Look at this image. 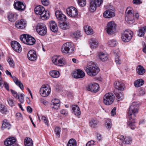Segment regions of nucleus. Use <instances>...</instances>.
<instances>
[{
  "mask_svg": "<svg viewBox=\"0 0 146 146\" xmlns=\"http://www.w3.org/2000/svg\"><path fill=\"white\" fill-rule=\"evenodd\" d=\"M35 11L36 14L40 16L42 20L46 19L49 17V11H45L44 7L42 6H36L35 8Z\"/></svg>",
  "mask_w": 146,
  "mask_h": 146,
  "instance_id": "obj_1",
  "label": "nucleus"
},
{
  "mask_svg": "<svg viewBox=\"0 0 146 146\" xmlns=\"http://www.w3.org/2000/svg\"><path fill=\"white\" fill-rule=\"evenodd\" d=\"M90 64L91 63H89L87 66L84 67V68L88 75L94 76L98 73L100 69L97 66H92Z\"/></svg>",
  "mask_w": 146,
  "mask_h": 146,
  "instance_id": "obj_2",
  "label": "nucleus"
},
{
  "mask_svg": "<svg viewBox=\"0 0 146 146\" xmlns=\"http://www.w3.org/2000/svg\"><path fill=\"white\" fill-rule=\"evenodd\" d=\"M139 106L137 102H133L130 106L127 112L128 116L132 119L135 117V114L138 113L139 110Z\"/></svg>",
  "mask_w": 146,
  "mask_h": 146,
  "instance_id": "obj_3",
  "label": "nucleus"
},
{
  "mask_svg": "<svg viewBox=\"0 0 146 146\" xmlns=\"http://www.w3.org/2000/svg\"><path fill=\"white\" fill-rule=\"evenodd\" d=\"M20 39L23 43L28 45H33L36 42L34 38L29 35L25 34L21 35Z\"/></svg>",
  "mask_w": 146,
  "mask_h": 146,
  "instance_id": "obj_4",
  "label": "nucleus"
},
{
  "mask_svg": "<svg viewBox=\"0 0 146 146\" xmlns=\"http://www.w3.org/2000/svg\"><path fill=\"white\" fill-rule=\"evenodd\" d=\"M61 50L63 53L65 54L73 53L74 50L73 44L69 42L64 44L61 48Z\"/></svg>",
  "mask_w": 146,
  "mask_h": 146,
  "instance_id": "obj_5",
  "label": "nucleus"
},
{
  "mask_svg": "<svg viewBox=\"0 0 146 146\" xmlns=\"http://www.w3.org/2000/svg\"><path fill=\"white\" fill-rule=\"evenodd\" d=\"M115 100V96L111 93L106 94L104 96L103 101L104 104L107 105L112 104Z\"/></svg>",
  "mask_w": 146,
  "mask_h": 146,
  "instance_id": "obj_6",
  "label": "nucleus"
},
{
  "mask_svg": "<svg viewBox=\"0 0 146 146\" xmlns=\"http://www.w3.org/2000/svg\"><path fill=\"white\" fill-rule=\"evenodd\" d=\"M134 19V15L133 11L130 7H127L125 14V19L126 21L130 23V21H132Z\"/></svg>",
  "mask_w": 146,
  "mask_h": 146,
  "instance_id": "obj_7",
  "label": "nucleus"
},
{
  "mask_svg": "<svg viewBox=\"0 0 146 146\" xmlns=\"http://www.w3.org/2000/svg\"><path fill=\"white\" fill-rule=\"evenodd\" d=\"M36 30L37 33L41 36L45 35L47 32L46 25L42 23H39L37 24L36 27Z\"/></svg>",
  "mask_w": 146,
  "mask_h": 146,
  "instance_id": "obj_8",
  "label": "nucleus"
},
{
  "mask_svg": "<svg viewBox=\"0 0 146 146\" xmlns=\"http://www.w3.org/2000/svg\"><path fill=\"white\" fill-rule=\"evenodd\" d=\"M103 2V0H91L90 10L92 12H94L96 10L97 7L100 6Z\"/></svg>",
  "mask_w": 146,
  "mask_h": 146,
  "instance_id": "obj_9",
  "label": "nucleus"
},
{
  "mask_svg": "<svg viewBox=\"0 0 146 146\" xmlns=\"http://www.w3.org/2000/svg\"><path fill=\"white\" fill-rule=\"evenodd\" d=\"M14 8L20 12L24 11L26 8L25 4L23 2L15 0L13 5Z\"/></svg>",
  "mask_w": 146,
  "mask_h": 146,
  "instance_id": "obj_10",
  "label": "nucleus"
},
{
  "mask_svg": "<svg viewBox=\"0 0 146 146\" xmlns=\"http://www.w3.org/2000/svg\"><path fill=\"white\" fill-rule=\"evenodd\" d=\"M68 15L70 17L73 18L78 17V13L77 9L73 7H68L66 10Z\"/></svg>",
  "mask_w": 146,
  "mask_h": 146,
  "instance_id": "obj_11",
  "label": "nucleus"
},
{
  "mask_svg": "<svg viewBox=\"0 0 146 146\" xmlns=\"http://www.w3.org/2000/svg\"><path fill=\"white\" fill-rule=\"evenodd\" d=\"M116 25L114 21L109 22L107 24V31L108 34L111 35L115 33Z\"/></svg>",
  "mask_w": 146,
  "mask_h": 146,
  "instance_id": "obj_12",
  "label": "nucleus"
},
{
  "mask_svg": "<svg viewBox=\"0 0 146 146\" xmlns=\"http://www.w3.org/2000/svg\"><path fill=\"white\" fill-rule=\"evenodd\" d=\"M50 88L49 87L44 85H42L40 90V94L44 97L48 96L50 94Z\"/></svg>",
  "mask_w": 146,
  "mask_h": 146,
  "instance_id": "obj_13",
  "label": "nucleus"
},
{
  "mask_svg": "<svg viewBox=\"0 0 146 146\" xmlns=\"http://www.w3.org/2000/svg\"><path fill=\"white\" fill-rule=\"evenodd\" d=\"M133 33L131 31H125L121 35V39L124 42H128L132 38Z\"/></svg>",
  "mask_w": 146,
  "mask_h": 146,
  "instance_id": "obj_14",
  "label": "nucleus"
},
{
  "mask_svg": "<svg viewBox=\"0 0 146 146\" xmlns=\"http://www.w3.org/2000/svg\"><path fill=\"white\" fill-rule=\"evenodd\" d=\"M6 74L7 75H9L13 78L14 82L21 89L23 90L24 89L23 86L21 82L19 81L18 79L15 76H12L11 72H9L8 70H7L5 71Z\"/></svg>",
  "mask_w": 146,
  "mask_h": 146,
  "instance_id": "obj_15",
  "label": "nucleus"
},
{
  "mask_svg": "<svg viewBox=\"0 0 146 146\" xmlns=\"http://www.w3.org/2000/svg\"><path fill=\"white\" fill-rule=\"evenodd\" d=\"M85 74L82 70L78 69L74 71L73 73V76L76 78H82L84 77Z\"/></svg>",
  "mask_w": 146,
  "mask_h": 146,
  "instance_id": "obj_16",
  "label": "nucleus"
},
{
  "mask_svg": "<svg viewBox=\"0 0 146 146\" xmlns=\"http://www.w3.org/2000/svg\"><path fill=\"white\" fill-rule=\"evenodd\" d=\"M11 45L15 51L20 52H21L22 48L20 44L16 41H13L11 42Z\"/></svg>",
  "mask_w": 146,
  "mask_h": 146,
  "instance_id": "obj_17",
  "label": "nucleus"
},
{
  "mask_svg": "<svg viewBox=\"0 0 146 146\" xmlns=\"http://www.w3.org/2000/svg\"><path fill=\"white\" fill-rule=\"evenodd\" d=\"M87 90L90 92H96L98 91L99 89V86L97 83H95L89 85L86 88Z\"/></svg>",
  "mask_w": 146,
  "mask_h": 146,
  "instance_id": "obj_18",
  "label": "nucleus"
},
{
  "mask_svg": "<svg viewBox=\"0 0 146 146\" xmlns=\"http://www.w3.org/2000/svg\"><path fill=\"white\" fill-rule=\"evenodd\" d=\"M15 27L18 29H24L26 26L25 21L23 19L18 21L15 23Z\"/></svg>",
  "mask_w": 146,
  "mask_h": 146,
  "instance_id": "obj_19",
  "label": "nucleus"
},
{
  "mask_svg": "<svg viewBox=\"0 0 146 146\" xmlns=\"http://www.w3.org/2000/svg\"><path fill=\"white\" fill-rule=\"evenodd\" d=\"M37 55L36 52L33 50H29L27 54L28 59L31 61H34L36 60Z\"/></svg>",
  "mask_w": 146,
  "mask_h": 146,
  "instance_id": "obj_20",
  "label": "nucleus"
},
{
  "mask_svg": "<svg viewBox=\"0 0 146 146\" xmlns=\"http://www.w3.org/2000/svg\"><path fill=\"white\" fill-rule=\"evenodd\" d=\"M63 59H60L57 56H55L52 58V62L56 65L62 66L64 64V62Z\"/></svg>",
  "mask_w": 146,
  "mask_h": 146,
  "instance_id": "obj_21",
  "label": "nucleus"
},
{
  "mask_svg": "<svg viewBox=\"0 0 146 146\" xmlns=\"http://www.w3.org/2000/svg\"><path fill=\"white\" fill-rule=\"evenodd\" d=\"M55 15L58 19L60 21H65L66 20V17L62 14V12L59 11H57L55 12Z\"/></svg>",
  "mask_w": 146,
  "mask_h": 146,
  "instance_id": "obj_22",
  "label": "nucleus"
},
{
  "mask_svg": "<svg viewBox=\"0 0 146 146\" xmlns=\"http://www.w3.org/2000/svg\"><path fill=\"white\" fill-rule=\"evenodd\" d=\"M51 107L56 110L58 109L60 106V101L56 99H53L51 101Z\"/></svg>",
  "mask_w": 146,
  "mask_h": 146,
  "instance_id": "obj_23",
  "label": "nucleus"
},
{
  "mask_svg": "<svg viewBox=\"0 0 146 146\" xmlns=\"http://www.w3.org/2000/svg\"><path fill=\"white\" fill-rule=\"evenodd\" d=\"M16 141L15 137H8L4 141V143L6 146L11 145L15 143Z\"/></svg>",
  "mask_w": 146,
  "mask_h": 146,
  "instance_id": "obj_24",
  "label": "nucleus"
},
{
  "mask_svg": "<svg viewBox=\"0 0 146 146\" xmlns=\"http://www.w3.org/2000/svg\"><path fill=\"white\" fill-rule=\"evenodd\" d=\"M115 13L113 11L110 10H107L105 11L103 13L104 17L107 18H110L115 16Z\"/></svg>",
  "mask_w": 146,
  "mask_h": 146,
  "instance_id": "obj_25",
  "label": "nucleus"
},
{
  "mask_svg": "<svg viewBox=\"0 0 146 146\" xmlns=\"http://www.w3.org/2000/svg\"><path fill=\"white\" fill-rule=\"evenodd\" d=\"M89 42L90 46L92 48H96L98 46V42L95 38H92L90 39Z\"/></svg>",
  "mask_w": 146,
  "mask_h": 146,
  "instance_id": "obj_26",
  "label": "nucleus"
},
{
  "mask_svg": "<svg viewBox=\"0 0 146 146\" xmlns=\"http://www.w3.org/2000/svg\"><path fill=\"white\" fill-rule=\"evenodd\" d=\"M115 88L118 90H123L125 87L124 84L119 81H116L115 83Z\"/></svg>",
  "mask_w": 146,
  "mask_h": 146,
  "instance_id": "obj_27",
  "label": "nucleus"
},
{
  "mask_svg": "<svg viewBox=\"0 0 146 146\" xmlns=\"http://www.w3.org/2000/svg\"><path fill=\"white\" fill-rule=\"evenodd\" d=\"M50 30L53 32L56 33L58 31V27L56 23L53 21H50L49 23Z\"/></svg>",
  "mask_w": 146,
  "mask_h": 146,
  "instance_id": "obj_28",
  "label": "nucleus"
},
{
  "mask_svg": "<svg viewBox=\"0 0 146 146\" xmlns=\"http://www.w3.org/2000/svg\"><path fill=\"white\" fill-rule=\"evenodd\" d=\"M11 127V125L7 119H4L2 123L1 129L3 130L4 129L6 128L9 129Z\"/></svg>",
  "mask_w": 146,
  "mask_h": 146,
  "instance_id": "obj_29",
  "label": "nucleus"
},
{
  "mask_svg": "<svg viewBox=\"0 0 146 146\" xmlns=\"http://www.w3.org/2000/svg\"><path fill=\"white\" fill-rule=\"evenodd\" d=\"M64 21H60L59 22V26L62 29H66L70 28V25L68 23L64 22Z\"/></svg>",
  "mask_w": 146,
  "mask_h": 146,
  "instance_id": "obj_30",
  "label": "nucleus"
},
{
  "mask_svg": "<svg viewBox=\"0 0 146 146\" xmlns=\"http://www.w3.org/2000/svg\"><path fill=\"white\" fill-rule=\"evenodd\" d=\"M16 15L13 13H9L7 15V18L11 22H14L16 20Z\"/></svg>",
  "mask_w": 146,
  "mask_h": 146,
  "instance_id": "obj_31",
  "label": "nucleus"
},
{
  "mask_svg": "<svg viewBox=\"0 0 146 146\" xmlns=\"http://www.w3.org/2000/svg\"><path fill=\"white\" fill-rule=\"evenodd\" d=\"M72 109L73 111V113L75 115L78 116L80 114L81 112L80 108L77 105H72Z\"/></svg>",
  "mask_w": 146,
  "mask_h": 146,
  "instance_id": "obj_32",
  "label": "nucleus"
},
{
  "mask_svg": "<svg viewBox=\"0 0 146 146\" xmlns=\"http://www.w3.org/2000/svg\"><path fill=\"white\" fill-rule=\"evenodd\" d=\"M99 58L101 61H105L108 59L107 55L102 52H100L98 53Z\"/></svg>",
  "mask_w": 146,
  "mask_h": 146,
  "instance_id": "obj_33",
  "label": "nucleus"
},
{
  "mask_svg": "<svg viewBox=\"0 0 146 146\" xmlns=\"http://www.w3.org/2000/svg\"><path fill=\"white\" fill-rule=\"evenodd\" d=\"M24 144L25 146H33L32 139L30 137H25L24 139Z\"/></svg>",
  "mask_w": 146,
  "mask_h": 146,
  "instance_id": "obj_34",
  "label": "nucleus"
},
{
  "mask_svg": "<svg viewBox=\"0 0 146 146\" xmlns=\"http://www.w3.org/2000/svg\"><path fill=\"white\" fill-rule=\"evenodd\" d=\"M137 72L139 75H143L145 72V70L141 65H139L137 67Z\"/></svg>",
  "mask_w": 146,
  "mask_h": 146,
  "instance_id": "obj_35",
  "label": "nucleus"
},
{
  "mask_svg": "<svg viewBox=\"0 0 146 146\" xmlns=\"http://www.w3.org/2000/svg\"><path fill=\"white\" fill-rule=\"evenodd\" d=\"M119 140L122 142L129 144L132 142V139L131 137H120Z\"/></svg>",
  "mask_w": 146,
  "mask_h": 146,
  "instance_id": "obj_36",
  "label": "nucleus"
},
{
  "mask_svg": "<svg viewBox=\"0 0 146 146\" xmlns=\"http://www.w3.org/2000/svg\"><path fill=\"white\" fill-rule=\"evenodd\" d=\"M84 30L86 33L88 35H91L93 33V29L91 27L88 26L84 27Z\"/></svg>",
  "mask_w": 146,
  "mask_h": 146,
  "instance_id": "obj_37",
  "label": "nucleus"
},
{
  "mask_svg": "<svg viewBox=\"0 0 146 146\" xmlns=\"http://www.w3.org/2000/svg\"><path fill=\"white\" fill-rule=\"evenodd\" d=\"M49 74L52 78H57L60 76V73L58 71L52 70L50 71Z\"/></svg>",
  "mask_w": 146,
  "mask_h": 146,
  "instance_id": "obj_38",
  "label": "nucleus"
},
{
  "mask_svg": "<svg viewBox=\"0 0 146 146\" xmlns=\"http://www.w3.org/2000/svg\"><path fill=\"white\" fill-rule=\"evenodd\" d=\"M129 118L130 121H129V123L128 124V126L130 127L131 129H134L136 128L134 118H133V119H131L129 117Z\"/></svg>",
  "mask_w": 146,
  "mask_h": 146,
  "instance_id": "obj_39",
  "label": "nucleus"
},
{
  "mask_svg": "<svg viewBox=\"0 0 146 146\" xmlns=\"http://www.w3.org/2000/svg\"><path fill=\"white\" fill-rule=\"evenodd\" d=\"M98 123V121L96 119H92L90 121L89 124L92 127H95L97 126V125Z\"/></svg>",
  "mask_w": 146,
  "mask_h": 146,
  "instance_id": "obj_40",
  "label": "nucleus"
},
{
  "mask_svg": "<svg viewBox=\"0 0 146 146\" xmlns=\"http://www.w3.org/2000/svg\"><path fill=\"white\" fill-rule=\"evenodd\" d=\"M146 31V26H145L143 28L140 29L138 32V35L139 36H142L144 35Z\"/></svg>",
  "mask_w": 146,
  "mask_h": 146,
  "instance_id": "obj_41",
  "label": "nucleus"
},
{
  "mask_svg": "<svg viewBox=\"0 0 146 146\" xmlns=\"http://www.w3.org/2000/svg\"><path fill=\"white\" fill-rule=\"evenodd\" d=\"M114 94L116 97L118 101L121 100L123 98V96L122 93L114 91Z\"/></svg>",
  "mask_w": 146,
  "mask_h": 146,
  "instance_id": "obj_42",
  "label": "nucleus"
},
{
  "mask_svg": "<svg viewBox=\"0 0 146 146\" xmlns=\"http://www.w3.org/2000/svg\"><path fill=\"white\" fill-rule=\"evenodd\" d=\"M112 123L111 120L110 119H107L105 121V126L108 129H110L111 128Z\"/></svg>",
  "mask_w": 146,
  "mask_h": 146,
  "instance_id": "obj_43",
  "label": "nucleus"
},
{
  "mask_svg": "<svg viewBox=\"0 0 146 146\" xmlns=\"http://www.w3.org/2000/svg\"><path fill=\"white\" fill-rule=\"evenodd\" d=\"M71 35L72 37L78 38L82 36V35L80 31H77L71 34Z\"/></svg>",
  "mask_w": 146,
  "mask_h": 146,
  "instance_id": "obj_44",
  "label": "nucleus"
},
{
  "mask_svg": "<svg viewBox=\"0 0 146 146\" xmlns=\"http://www.w3.org/2000/svg\"><path fill=\"white\" fill-rule=\"evenodd\" d=\"M108 44L110 47H113L116 45L117 43L116 41L114 40H111L109 41Z\"/></svg>",
  "mask_w": 146,
  "mask_h": 146,
  "instance_id": "obj_45",
  "label": "nucleus"
},
{
  "mask_svg": "<svg viewBox=\"0 0 146 146\" xmlns=\"http://www.w3.org/2000/svg\"><path fill=\"white\" fill-rule=\"evenodd\" d=\"M76 142L75 139H70L67 145L71 146V145H73L76 146Z\"/></svg>",
  "mask_w": 146,
  "mask_h": 146,
  "instance_id": "obj_46",
  "label": "nucleus"
},
{
  "mask_svg": "<svg viewBox=\"0 0 146 146\" xmlns=\"http://www.w3.org/2000/svg\"><path fill=\"white\" fill-rule=\"evenodd\" d=\"M79 5L82 7H84L85 6L86 4V0H77Z\"/></svg>",
  "mask_w": 146,
  "mask_h": 146,
  "instance_id": "obj_47",
  "label": "nucleus"
},
{
  "mask_svg": "<svg viewBox=\"0 0 146 146\" xmlns=\"http://www.w3.org/2000/svg\"><path fill=\"white\" fill-rule=\"evenodd\" d=\"M54 131L57 136H60L61 129L58 126L56 127L54 129Z\"/></svg>",
  "mask_w": 146,
  "mask_h": 146,
  "instance_id": "obj_48",
  "label": "nucleus"
},
{
  "mask_svg": "<svg viewBox=\"0 0 146 146\" xmlns=\"http://www.w3.org/2000/svg\"><path fill=\"white\" fill-rule=\"evenodd\" d=\"M10 66L11 67H13L15 65V63L13 60L11 58H9L7 60Z\"/></svg>",
  "mask_w": 146,
  "mask_h": 146,
  "instance_id": "obj_49",
  "label": "nucleus"
},
{
  "mask_svg": "<svg viewBox=\"0 0 146 146\" xmlns=\"http://www.w3.org/2000/svg\"><path fill=\"white\" fill-rule=\"evenodd\" d=\"M7 101L10 106L12 107L15 105L14 102L13 100L11 98L7 99Z\"/></svg>",
  "mask_w": 146,
  "mask_h": 146,
  "instance_id": "obj_50",
  "label": "nucleus"
},
{
  "mask_svg": "<svg viewBox=\"0 0 146 146\" xmlns=\"http://www.w3.org/2000/svg\"><path fill=\"white\" fill-rule=\"evenodd\" d=\"M11 92L14 97L16 98H19V96L17 92L13 90H11Z\"/></svg>",
  "mask_w": 146,
  "mask_h": 146,
  "instance_id": "obj_51",
  "label": "nucleus"
},
{
  "mask_svg": "<svg viewBox=\"0 0 146 146\" xmlns=\"http://www.w3.org/2000/svg\"><path fill=\"white\" fill-rule=\"evenodd\" d=\"M42 4L45 6L48 5L50 3L49 0H41Z\"/></svg>",
  "mask_w": 146,
  "mask_h": 146,
  "instance_id": "obj_52",
  "label": "nucleus"
},
{
  "mask_svg": "<svg viewBox=\"0 0 146 146\" xmlns=\"http://www.w3.org/2000/svg\"><path fill=\"white\" fill-rule=\"evenodd\" d=\"M41 119L43 121L45 124L47 125L48 126V119L44 116H42L41 118Z\"/></svg>",
  "mask_w": 146,
  "mask_h": 146,
  "instance_id": "obj_53",
  "label": "nucleus"
},
{
  "mask_svg": "<svg viewBox=\"0 0 146 146\" xmlns=\"http://www.w3.org/2000/svg\"><path fill=\"white\" fill-rule=\"evenodd\" d=\"M60 113L65 116H66L68 114V112L66 110L62 109L60 111Z\"/></svg>",
  "mask_w": 146,
  "mask_h": 146,
  "instance_id": "obj_54",
  "label": "nucleus"
},
{
  "mask_svg": "<svg viewBox=\"0 0 146 146\" xmlns=\"http://www.w3.org/2000/svg\"><path fill=\"white\" fill-rule=\"evenodd\" d=\"M19 99V101L21 103H23L24 102V96L22 94H20V96H19V98H18Z\"/></svg>",
  "mask_w": 146,
  "mask_h": 146,
  "instance_id": "obj_55",
  "label": "nucleus"
},
{
  "mask_svg": "<svg viewBox=\"0 0 146 146\" xmlns=\"http://www.w3.org/2000/svg\"><path fill=\"white\" fill-rule=\"evenodd\" d=\"M137 80L138 81V85L139 87L143 85L144 84V81L142 79H138Z\"/></svg>",
  "mask_w": 146,
  "mask_h": 146,
  "instance_id": "obj_56",
  "label": "nucleus"
},
{
  "mask_svg": "<svg viewBox=\"0 0 146 146\" xmlns=\"http://www.w3.org/2000/svg\"><path fill=\"white\" fill-rule=\"evenodd\" d=\"M115 62L117 64H121V62L119 58V56H118V55H116V56L115 57Z\"/></svg>",
  "mask_w": 146,
  "mask_h": 146,
  "instance_id": "obj_57",
  "label": "nucleus"
},
{
  "mask_svg": "<svg viewBox=\"0 0 146 146\" xmlns=\"http://www.w3.org/2000/svg\"><path fill=\"white\" fill-rule=\"evenodd\" d=\"M116 108L115 107H114L111 110V114L112 116H114L116 114L115 110Z\"/></svg>",
  "mask_w": 146,
  "mask_h": 146,
  "instance_id": "obj_58",
  "label": "nucleus"
},
{
  "mask_svg": "<svg viewBox=\"0 0 146 146\" xmlns=\"http://www.w3.org/2000/svg\"><path fill=\"white\" fill-rule=\"evenodd\" d=\"M94 142L93 141H89L86 143V146H91L94 144Z\"/></svg>",
  "mask_w": 146,
  "mask_h": 146,
  "instance_id": "obj_59",
  "label": "nucleus"
},
{
  "mask_svg": "<svg viewBox=\"0 0 146 146\" xmlns=\"http://www.w3.org/2000/svg\"><path fill=\"white\" fill-rule=\"evenodd\" d=\"M140 0H133V4H140L141 3Z\"/></svg>",
  "mask_w": 146,
  "mask_h": 146,
  "instance_id": "obj_60",
  "label": "nucleus"
},
{
  "mask_svg": "<svg viewBox=\"0 0 146 146\" xmlns=\"http://www.w3.org/2000/svg\"><path fill=\"white\" fill-rule=\"evenodd\" d=\"M3 114H5L7 112V108L5 107L2 110L0 111Z\"/></svg>",
  "mask_w": 146,
  "mask_h": 146,
  "instance_id": "obj_61",
  "label": "nucleus"
},
{
  "mask_svg": "<svg viewBox=\"0 0 146 146\" xmlns=\"http://www.w3.org/2000/svg\"><path fill=\"white\" fill-rule=\"evenodd\" d=\"M145 94L144 91L143 90H141L139 92V95L140 96H142L143 95Z\"/></svg>",
  "mask_w": 146,
  "mask_h": 146,
  "instance_id": "obj_62",
  "label": "nucleus"
},
{
  "mask_svg": "<svg viewBox=\"0 0 146 146\" xmlns=\"http://www.w3.org/2000/svg\"><path fill=\"white\" fill-rule=\"evenodd\" d=\"M27 110L29 112L31 113L32 111V109L30 106H28L27 108Z\"/></svg>",
  "mask_w": 146,
  "mask_h": 146,
  "instance_id": "obj_63",
  "label": "nucleus"
},
{
  "mask_svg": "<svg viewBox=\"0 0 146 146\" xmlns=\"http://www.w3.org/2000/svg\"><path fill=\"white\" fill-rule=\"evenodd\" d=\"M4 86L5 88L7 90H9V86L8 84L6 82L4 83Z\"/></svg>",
  "mask_w": 146,
  "mask_h": 146,
  "instance_id": "obj_64",
  "label": "nucleus"
}]
</instances>
